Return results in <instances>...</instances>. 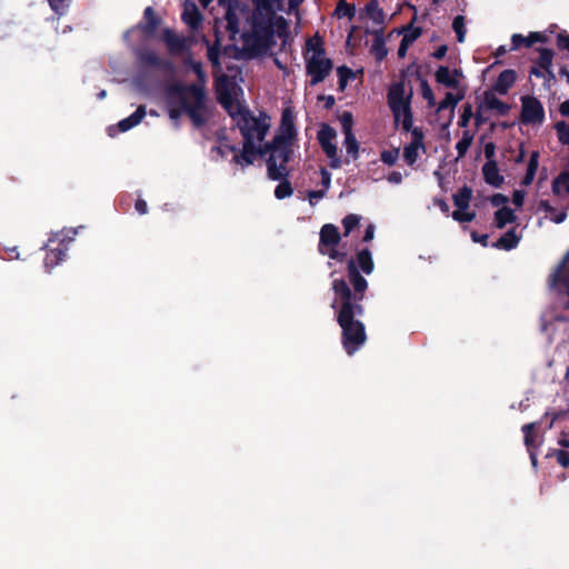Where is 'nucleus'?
Returning a JSON list of instances; mask_svg holds the SVG:
<instances>
[{
	"instance_id": "nucleus-36",
	"label": "nucleus",
	"mask_w": 569,
	"mask_h": 569,
	"mask_svg": "<svg viewBox=\"0 0 569 569\" xmlns=\"http://www.w3.org/2000/svg\"><path fill=\"white\" fill-rule=\"evenodd\" d=\"M291 194H292V188L288 181L280 182L274 190V196L278 199L288 198Z\"/></svg>"
},
{
	"instance_id": "nucleus-20",
	"label": "nucleus",
	"mask_w": 569,
	"mask_h": 569,
	"mask_svg": "<svg viewBox=\"0 0 569 569\" xmlns=\"http://www.w3.org/2000/svg\"><path fill=\"white\" fill-rule=\"evenodd\" d=\"M551 190L558 197L569 194V171H563L553 179Z\"/></svg>"
},
{
	"instance_id": "nucleus-48",
	"label": "nucleus",
	"mask_w": 569,
	"mask_h": 569,
	"mask_svg": "<svg viewBox=\"0 0 569 569\" xmlns=\"http://www.w3.org/2000/svg\"><path fill=\"white\" fill-rule=\"evenodd\" d=\"M512 47L511 50L518 49L520 46H526L527 37H523L521 34L515 33L511 37Z\"/></svg>"
},
{
	"instance_id": "nucleus-37",
	"label": "nucleus",
	"mask_w": 569,
	"mask_h": 569,
	"mask_svg": "<svg viewBox=\"0 0 569 569\" xmlns=\"http://www.w3.org/2000/svg\"><path fill=\"white\" fill-rule=\"evenodd\" d=\"M359 221H360V217L359 216H357V214H348L342 220V226H343V229H345V236H348L351 232V230L358 226Z\"/></svg>"
},
{
	"instance_id": "nucleus-55",
	"label": "nucleus",
	"mask_w": 569,
	"mask_h": 569,
	"mask_svg": "<svg viewBox=\"0 0 569 569\" xmlns=\"http://www.w3.org/2000/svg\"><path fill=\"white\" fill-rule=\"evenodd\" d=\"M388 181L393 184H400L402 182V173L398 171H393L388 176Z\"/></svg>"
},
{
	"instance_id": "nucleus-28",
	"label": "nucleus",
	"mask_w": 569,
	"mask_h": 569,
	"mask_svg": "<svg viewBox=\"0 0 569 569\" xmlns=\"http://www.w3.org/2000/svg\"><path fill=\"white\" fill-rule=\"evenodd\" d=\"M472 191L469 188L461 189L453 198L457 209H469Z\"/></svg>"
},
{
	"instance_id": "nucleus-42",
	"label": "nucleus",
	"mask_w": 569,
	"mask_h": 569,
	"mask_svg": "<svg viewBox=\"0 0 569 569\" xmlns=\"http://www.w3.org/2000/svg\"><path fill=\"white\" fill-rule=\"evenodd\" d=\"M343 133L352 132L353 119L350 112H343L340 117Z\"/></svg>"
},
{
	"instance_id": "nucleus-29",
	"label": "nucleus",
	"mask_w": 569,
	"mask_h": 569,
	"mask_svg": "<svg viewBox=\"0 0 569 569\" xmlns=\"http://www.w3.org/2000/svg\"><path fill=\"white\" fill-rule=\"evenodd\" d=\"M538 152H532L530 156V160L527 167V172L523 178V184L528 186L533 181V178L536 176L537 169H538Z\"/></svg>"
},
{
	"instance_id": "nucleus-63",
	"label": "nucleus",
	"mask_w": 569,
	"mask_h": 569,
	"mask_svg": "<svg viewBox=\"0 0 569 569\" xmlns=\"http://www.w3.org/2000/svg\"><path fill=\"white\" fill-rule=\"evenodd\" d=\"M446 50H447V49H446V47H441V48H439V49L436 51L435 57H436V58H438V59H439V58H442V57L445 56V53H446Z\"/></svg>"
},
{
	"instance_id": "nucleus-12",
	"label": "nucleus",
	"mask_w": 569,
	"mask_h": 569,
	"mask_svg": "<svg viewBox=\"0 0 569 569\" xmlns=\"http://www.w3.org/2000/svg\"><path fill=\"white\" fill-rule=\"evenodd\" d=\"M423 149L422 133L418 129H415L412 131V141L403 149L406 162L410 166L413 164Z\"/></svg>"
},
{
	"instance_id": "nucleus-2",
	"label": "nucleus",
	"mask_w": 569,
	"mask_h": 569,
	"mask_svg": "<svg viewBox=\"0 0 569 569\" xmlns=\"http://www.w3.org/2000/svg\"><path fill=\"white\" fill-rule=\"evenodd\" d=\"M217 94L220 103L236 121L243 136V149L239 153L234 147L223 146L224 151L232 153V160L244 167L253 163L261 153V142L270 127L269 118L266 114L251 116L242 106L240 97L242 90L227 76L217 79Z\"/></svg>"
},
{
	"instance_id": "nucleus-18",
	"label": "nucleus",
	"mask_w": 569,
	"mask_h": 569,
	"mask_svg": "<svg viewBox=\"0 0 569 569\" xmlns=\"http://www.w3.org/2000/svg\"><path fill=\"white\" fill-rule=\"evenodd\" d=\"M517 216L510 207L497 209L495 212L493 221L497 228L502 229L507 224L515 222Z\"/></svg>"
},
{
	"instance_id": "nucleus-60",
	"label": "nucleus",
	"mask_w": 569,
	"mask_h": 569,
	"mask_svg": "<svg viewBox=\"0 0 569 569\" xmlns=\"http://www.w3.org/2000/svg\"><path fill=\"white\" fill-rule=\"evenodd\" d=\"M375 237V226L370 224L368 226L367 230H366V234H365V238L363 240L365 241H370L372 240Z\"/></svg>"
},
{
	"instance_id": "nucleus-27",
	"label": "nucleus",
	"mask_w": 569,
	"mask_h": 569,
	"mask_svg": "<svg viewBox=\"0 0 569 569\" xmlns=\"http://www.w3.org/2000/svg\"><path fill=\"white\" fill-rule=\"evenodd\" d=\"M272 8H273V14L278 11L280 12H291L293 11L298 6V0H271L270 1Z\"/></svg>"
},
{
	"instance_id": "nucleus-10",
	"label": "nucleus",
	"mask_w": 569,
	"mask_h": 569,
	"mask_svg": "<svg viewBox=\"0 0 569 569\" xmlns=\"http://www.w3.org/2000/svg\"><path fill=\"white\" fill-rule=\"evenodd\" d=\"M521 118L526 123H541L545 118V111L540 101L533 97H523Z\"/></svg>"
},
{
	"instance_id": "nucleus-25",
	"label": "nucleus",
	"mask_w": 569,
	"mask_h": 569,
	"mask_svg": "<svg viewBox=\"0 0 569 569\" xmlns=\"http://www.w3.org/2000/svg\"><path fill=\"white\" fill-rule=\"evenodd\" d=\"M419 34L420 33L418 30H410L403 34L401 43L398 49L399 57L406 56L408 48L416 41V39L419 37Z\"/></svg>"
},
{
	"instance_id": "nucleus-61",
	"label": "nucleus",
	"mask_w": 569,
	"mask_h": 569,
	"mask_svg": "<svg viewBox=\"0 0 569 569\" xmlns=\"http://www.w3.org/2000/svg\"><path fill=\"white\" fill-rule=\"evenodd\" d=\"M560 112L561 114L569 117V100L561 103Z\"/></svg>"
},
{
	"instance_id": "nucleus-58",
	"label": "nucleus",
	"mask_w": 569,
	"mask_h": 569,
	"mask_svg": "<svg viewBox=\"0 0 569 569\" xmlns=\"http://www.w3.org/2000/svg\"><path fill=\"white\" fill-rule=\"evenodd\" d=\"M147 202L144 200H141L139 199L137 202H136V210L140 213V214H144L147 213Z\"/></svg>"
},
{
	"instance_id": "nucleus-35",
	"label": "nucleus",
	"mask_w": 569,
	"mask_h": 569,
	"mask_svg": "<svg viewBox=\"0 0 569 569\" xmlns=\"http://www.w3.org/2000/svg\"><path fill=\"white\" fill-rule=\"evenodd\" d=\"M476 213L468 209H457L452 212V218L460 222H470L475 219Z\"/></svg>"
},
{
	"instance_id": "nucleus-11",
	"label": "nucleus",
	"mask_w": 569,
	"mask_h": 569,
	"mask_svg": "<svg viewBox=\"0 0 569 569\" xmlns=\"http://www.w3.org/2000/svg\"><path fill=\"white\" fill-rule=\"evenodd\" d=\"M435 77L438 83L443 84L447 88L462 90L461 80L463 76L457 69H450L441 66L437 69Z\"/></svg>"
},
{
	"instance_id": "nucleus-34",
	"label": "nucleus",
	"mask_w": 569,
	"mask_h": 569,
	"mask_svg": "<svg viewBox=\"0 0 569 569\" xmlns=\"http://www.w3.org/2000/svg\"><path fill=\"white\" fill-rule=\"evenodd\" d=\"M337 73H338V77H339V88L341 90H345V88L347 87V83L348 81L353 78V72L347 68V67H339L337 69Z\"/></svg>"
},
{
	"instance_id": "nucleus-54",
	"label": "nucleus",
	"mask_w": 569,
	"mask_h": 569,
	"mask_svg": "<svg viewBox=\"0 0 569 569\" xmlns=\"http://www.w3.org/2000/svg\"><path fill=\"white\" fill-rule=\"evenodd\" d=\"M558 46L561 49H566L569 51V34L559 33L558 34Z\"/></svg>"
},
{
	"instance_id": "nucleus-9",
	"label": "nucleus",
	"mask_w": 569,
	"mask_h": 569,
	"mask_svg": "<svg viewBox=\"0 0 569 569\" xmlns=\"http://www.w3.org/2000/svg\"><path fill=\"white\" fill-rule=\"evenodd\" d=\"M336 132L330 127H322L318 133L319 142L330 159V166L335 169L339 168L341 164L340 158L338 157V149L335 144Z\"/></svg>"
},
{
	"instance_id": "nucleus-53",
	"label": "nucleus",
	"mask_w": 569,
	"mask_h": 569,
	"mask_svg": "<svg viewBox=\"0 0 569 569\" xmlns=\"http://www.w3.org/2000/svg\"><path fill=\"white\" fill-rule=\"evenodd\" d=\"M321 182L323 186V190L328 191L331 183V174L326 169L321 170Z\"/></svg>"
},
{
	"instance_id": "nucleus-56",
	"label": "nucleus",
	"mask_w": 569,
	"mask_h": 569,
	"mask_svg": "<svg viewBox=\"0 0 569 569\" xmlns=\"http://www.w3.org/2000/svg\"><path fill=\"white\" fill-rule=\"evenodd\" d=\"M76 233L77 232L72 229H64L60 233H57L56 237L61 234L62 236L61 242H63L64 240L71 241L73 239V237L76 236Z\"/></svg>"
},
{
	"instance_id": "nucleus-22",
	"label": "nucleus",
	"mask_w": 569,
	"mask_h": 569,
	"mask_svg": "<svg viewBox=\"0 0 569 569\" xmlns=\"http://www.w3.org/2000/svg\"><path fill=\"white\" fill-rule=\"evenodd\" d=\"M163 39L172 52H179L183 50L187 46V40L176 34L171 30L164 31Z\"/></svg>"
},
{
	"instance_id": "nucleus-15",
	"label": "nucleus",
	"mask_w": 569,
	"mask_h": 569,
	"mask_svg": "<svg viewBox=\"0 0 569 569\" xmlns=\"http://www.w3.org/2000/svg\"><path fill=\"white\" fill-rule=\"evenodd\" d=\"M483 177L487 183L493 187H500L503 182L502 176L499 173V169L493 161H488L482 168Z\"/></svg>"
},
{
	"instance_id": "nucleus-30",
	"label": "nucleus",
	"mask_w": 569,
	"mask_h": 569,
	"mask_svg": "<svg viewBox=\"0 0 569 569\" xmlns=\"http://www.w3.org/2000/svg\"><path fill=\"white\" fill-rule=\"evenodd\" d=\"M536 423H528V425H525L522 427V431L525 432V443L526 446L528 447L529 449V452H530V459H531V462H532V466H536L537 465V456L536 453L530 449L531 448V445L533 442V437H532V431H533V428H535Z\"/></svg>"
},
{
	"instance_id": "nucleus-49",
	"label": "nucleus",
	"mask_w": 569,
	"mask_h": 569,
	"mask_svg": "<svg viewBox=\"0 0 569 569\" xmlns=\"http://www.w3.org/2000/svg\"><path fill=\"white\" fill-rule=\"evenodd\" d=\"M367 12L375 21H380L382 19V13L376 4L368 6Z\"/></svg>"
},
{
	"instance_id": "nucleus-3",
	"label": "nucleus",
	"mask_w": 569,
	"mask_h": 569,
	"mask_svg": "<svg viewBox=\"0 0 569 569\" xmlns=\"http://www.w3.org/2000/svg\"><path fill=\"white\" fill-rule=\"evenodd\" d=\"M349 279L356 293L351 291L343 280H335L332 289L335 299L332 307L339 309L338 322L342 330V345L349 356L353 355L366 342L367 336L363 323L356 319L363 312L360 301L363 299V292L367 289V280L361 277L352 260L348 264Z\"/></svg>"
},
{
	"instance_id": "nucleus-31",
	"label": "nucleus",
	"mask_w": 569,
	"mask_h": 569,
	"mask_svg": "<svg viewBox=\"0 0 569 569\" xmlns=\"http://www.w3.org/2000/svg\"><path fill=\"white\" fill-rule=\"evenodd\" d=\"M358 263L362 271L370 274L373 270V261L369 250H362L358 253Z\"/></svg>"
},
{
	"instance_id": "nucleus-40",
	"label": "nucleus",
	"mask_w": 569,
	"mask_h": 569,
	"mask_svg": "<svg viewBox=\"0 0 569 569\" xmlns=\"http://www.w3.org/2000/svg\"><path fill=\"white\" fill-rule=\"evenodd\" d=\"M421 94H422L423 99H426L428 101L430 107H433L436 104L435 94L427 81L421 82Z\"/></svg>"
},
{
	"instance_id": "nucleus-32",
	"label": "nucleus",
	"mask_w": 569,
	"mask_h": 569,
	"mask_svg": "<svg viewBox=\"0 0 569 569\" xmlns=\"http://www.w3.org/2000/svg\"><path fill=\"white\" fill-rule=\"evenodd\" d=\"M345 147L349 154L357 158L359 144L352 132L345 133Z\"/></svg>"
},
{
	"instance_id": "nucleus-24",
	"label": "nucleus",
	"mask_w": 569,
	"mask_h": 569,
	"mask_svg": "<svg viewBox=\"0 0 569 569\" xmlns=\"http://www.w3.org/2000/svg\"><path fill=\"white\" fill-rule=\"evenodd\" d=\"M472 141H473V133L470 132L469 130H465L462 132L460 140L456 144L458 158H462L467 153L468 149L472 144Z\"/></svg>"
},
{
	"instance_id": "nucleus-39",
	"label": "nucleus",
	"mask_w": 569,
	"mask_h": 569,
	"mask_svg": "<svg viewBox=\"0 0 569 569\" xmlns=\"http://www.w3.org/2000/svg\"><path fill=\"white\" fill-rule=\"evenodd\" d=\"M452 28L455 32L457 33V39L459 42L465 41V22L463 18L461 16H458L455 18Z\"/></svg>"
},
{
	"instance_id": "nucleus-41",
	"label": "nucleus",
	"mask_w": 569,
	"mask_h": 569,
	"mask_svg": "<svg viewBox=\"0 0 569 569\" xmlns=\"http://www.w3.org/2000/svg\"><path fill=\"white\" fill-rule=\"evenodd\" d=\"M472 118V108L470 104L463 106L462 114L458 121L459 127L467 128L470 119Z\"/></svg>"
},
{
	"instance_id": "nucleus-4",
	"label": "nucleus",
	"mask_w": 569,
	"mask_h": 569,
	"mask_svg": "<svg viewBox=\"0 0 569 569\" xmlns=\"http://www.w3.org/2000/svg\"><path fill=\"white\" fill-rule=\"evenodd\" d=\"M166 99L171 119L177 120L182 113H187L197 124L203 121L206 96L201 84L190 87L172 86L168 89Z\"/></svg>"
},
{
	"instance_id": "nucleus-23",
	"label": "nucleus",
	"mask_w": 569,
	"mask_h": 569,
	"mask_svg": "<svg viewBox=\"0 0 569 569\" xmlns=\"http://www.w3.org/2000/svg\"><path fill=\"white\" fill-rule=\"evenodd\" d=\"M520 237L516 233L515 229L506 232L496 243L495 247L505 250H511L518 246Z\"/></svg>"
},
{
	"instance_id": "nucleus-16",
	"label": "nucleus",
	"mask_w": 569,
	"mask_h": 569,
	"mask_svg": "<svg viewBox=\"0 0 569 569\" xmlns=\"http://www.w3.org/2000/svg\"><path fill=\"white\" fill-rule=\"evenodd\" d=\"M539 212H545L546 217L555 223H561L567 218L566 211H557L547 200H540L537 204Z\"/></svg>"
},
{
	"instance_id": "nucleus-19",
	"label": "nucleus",
	"mask_w": 569,
	"mask_h": 569,
	"mask_svg": "<svg viewBox=\"0 0 569 569\" xmlns=\"http://www.w3.org/2000/svg\"><path fill=\"white\" fill-rule=\"evenodd\" d=\"M144 116H146V109H144V107L140 106L130 117L122 119L118 123L119 130L122 132L130 130L131 128L139 124Z\"/></svg>"
},
{
	"instance_id": "nucleus-43",
	"label": "nucleus",
	"mask_w": 569,
	"mask_h": 569,
	"mask_svg": "<svg viewBox=\"0 0 569 569\" xmlns=\"http://www.w3.org/2000/svg\"><path fill=\"white\" fill-rule=\"evenodd\" d=\"M490 202L497 209L509 207L508 206L509 199L505 194H501V193L493 194L490 199Z\"/></svg>"
},
{
	"instance_id": "nucleus-64",
	"label": "nucleus",
	"mask_w": 569,
	"mask_h": 569,
	"mask_svg": "<svg viewBox=\"0 0 569 569\" xmlns=\"http://www.w3.org/2000/svg\"><path fill=\"white\" fill-rule=\"evenodd\" d=\"M144 16H146V18H147V19L151 20V19H152V17H153V10H152L150 7H148V8L144 10Z\"/></svg>"
},
{
	"instance_id": "nucleus-14",
	"label": "nucleus",
	"mask_w": 569,
	"mask_h": 569,
	"mask_svg": "<svg viewBox=\"0 0 569 569\" xmlns=\"http://www.w3.org/2000/svg\"><path fill=\"white\" fill-rule=\"evenodd\" d=\"M480 110H491L498 114H506L509 110L508 106L499 100L495 92H486L480 104Z\"/></svg>"
},
{
	"instance_id": "nucleus-26",
	"label": "nucleus",
	"mask_w": 569,
	"mask_h": 569,
	"mask_svg": "<svg viewBox=\"0 0 569 569\" xmlns=\"http://www.w3.org/2000/svg\"><path fill=\"white\" fill-rule=\"evenodd\" d=\"M371 52L375 54L376 59L381 61L386 58L388 50L385 44V40L381 34H376L372 46H371Z\"/></svg>"
},
{
	"instance_id": "nucleus-5",
	"label": "nucleus",
	"mask_w": 569,
	"mask_h": 569,
	"mask_svg": "<svg viewBox=\"0 0 569 569\" xmlns=\"http://www.w3.org/2000/svg\"><path fill=\"white\" fill-rule=\"evenodd\" d=\"M296 131L293 124L283 119L281 124V133L276 137L270 149V156L267 161L268 176L272 180H280L287 176L286 163L292 153Z\"/></svg>"
},
{
	"instance_id": "nucleus-8",
	"label": "nucleus",
	"mask_w": 569,
	"mask_h": 569,
	"mask_svg": "<svg viewBox=\"0 0 569 569\" xmlns=\"http://www.w3.org/2000/svg\"><path fill=\"white\" fill-rule=\"evenodd\" d=\"M340 234L338 228L333 224H325L320 232V250L323 254H328L331 259H342L343 253L335 250V246L339 242Z\"/></svg>"
},
{
	"instance_id": "nucleus-44",
	"label": "nucleus",
	"mask_w": 569,
	"mask_h": 569,
	"mask_svg": "<svg viewBox=\"0 0 569 569\" xmlns=\"http://www.w3.org/2000/svg\"><path fill=\"white\" fill-rule=\"evenodd\" d=\"M208 59L214 67L219 66V40L213 47L208 48Z\"/></svg>"
},
{
	"instance_id": "nucleus-38",
	"label": "nucleus",
	"mask_w": 569,
	"mask_h": 569,
	"mask_svg": "<svg viewBox=\"0 0 569 569\" xmlns=\"http://www.w3.org/2000/svg\"><path fill=\"white\" fill-rule=\"evenodd\" d=\"M559 141L569 144V123L558 122L556 126Z\"/></svg>"
},
{
	"instance_id": "nucleus-62",
	"label": "nucleus",
	"mask_w": 569,
	"mask_h": 569,
	"mask_svg": "<svg viewBox=\"0 0 569 569\" xmlns=\"http://www.w3.org/2000/svg\"><path fill=\"white\" fill-rule=\"evenodd\" d=\"M541 58H542L543 62L550 63L551 59H552V54H551L550 51L543 50L542 53H541Z\"/></svg>"
},
{
	"instance_id": "nucleus-47",
	"label": "nucleus",
	"mask_w": 569,
	"mask_h": 569,
	"mask_svg": "<svg viewBox=\"0 0 569 569\" xmlns=\"http://www.w3.org/2000/svg\"><path fill=\"white\" fill-rule=\"evenodd\" d=\"M51 9L59 14H62L66 7L67 0H48Z\"/></svg>"
},
{
	"instance_id": "nucleus-17",
	"label": "nucleus",
	"mask_w": 569,
	"mask_h": 569,
	"mask_svg": "<svg viewBox=\"0 0 569 569\" xmlns=\"http://www.w3.org/2000/svg\"><path fill=\"white\" fill-rule=\"evenodd\" d=\"M516 81V72L513 70H505L498 77L497 82L495 83V91L501 94L508 92L511 86Z\"/></svg>"
},
{
	"instance_id": "nucleus-1",
	"label": "nucleus",
	"mask_w": 569,
	"mask_h": 569,
	"mask_svg": "<svg viewBox=\"0 0 569 569\" xmlns=\"http://www.w3.org/2000/svg\"><path fill=\"white\" fill-rule=\"evenodd\" d=\"M271 0H252L254 9L239 0H218L226 9V19L231 39L237 36L243 42V49L252 54L266 51L272 43L276 30L283 27V19L273 14Z\"/></svg>"
},
{
	"instance_id": "nucleus-21",
	"label": "nucleus",
	"mask_w": 569,
	"mask_h": 569,
	"mask_svg": "<svg viewBox=\"0 0 569 569\" xmlns=\"http://www.w3.org/2000/svg\"><path fill=\"white\" fill-rule=\"evenodd\" d=\"M457 92H448L442 101L438 104L437 111L440 112L442 110H446L450 108L451 114L453 113V110L457 106V103L463 99L465 91L463 90H456Z\"/></svg>"
},
{
	"instance_id": "nucleus-59",
	"label": "nucleus",
	"mask_w": 569,
	"mask_h": 569,
	"mask_svg": "<svg viewBox=\"0 0 569 569\" xmlns=\"http://www.w3.org/2000/svg\"><path fill=\"white\" fill-rule=\"evenodd\" d=\"M471 237L475 242H481L483 246H487V240H488L487 234L478 236L476 232H472Z\"/></svg>"
},
{
	"instance_id": "nucleus-6",
	"label": "nucleus",
	"mask_w": 569,
	"mask_h": 569,
	"mask_svg": "<svg viewBox=\"0 0 569 569\" xmlns=\"http://www.w3.org/2000/svg\"><path fill=\"white\" fill-rule=\"evenodd\" d=\"M411 96V90H407L401 82L393 83L388 92V103L393 113L395 121L406 131H409L412 127V116L410 111Z\"/></svg>"
},
{
	"instance_id": "nucleus-46",
	"label": "nucleus",
	"mask_w": 569,
	"mask_h": 569,
	"mask_svg": "<svg viewBox=\"0 0 569 569\" xmlns=\"http://www.w3.org/2000/svg\"><path fill=\"white\" fill-rule=\"evenodd\" d=\"M526 199V192L522 190H516L512 194V203L516 208H521Z\"/></svg>"
},
{
	"instance_id": "nucleus-51",
	"label": "nucleus",
	"mask_w": 569,
	"mask_h": 569,
	"mask_svg": "<svg viewBox=\"0 0 569 569\" xmlns=\"http://www.w3.org/2000/svg\"><path fill=\"white\" fill-rule=\"evenodd\" d=\"M326 190H319V191H311L309 192V201L311 204H316L320 199H322L326 194Z\"/></svg>"
},
{
	"instance_id": "nucleus-57",
	"label": "nucleus",
	"mask_w": 569,
	"mask_h": 569,
	"mask_svg": "<svg viewBox=\"0 0 569 569\" xmlns=\"http://www.w3.org/2000/svg\"><path fill=\"white\" fill-rule=\"evenodd\" d=\"M192 70L194 71V73L197 74V77L199 78L200 81H204V74H203V71H202V67H201V63L199 62H192Z\"/></svg>"
},
{
	"instance_id": "nucleus-33",
	"label": "nucleus",
	"mask_w": 569,
	"mask_h": 569,
	"mask_svg": "<svg viewBox=\"0 0 569 569\" xmlns=\"http://www.w3.org/2000/svg\"><path fill=\"white\" fill-rule=\"evenodd\" d=\"M64 257V252L62 250H51L48 252L44 259V266L48 269H52L56 264L59 263Z\"/></svg>"
},
{
	"instance_id": "nucleus-7",
	"label": "nucleus",
	"mask_w": 569,
	"mask_h": 569,
	"mask_svg": "<svg viewBox=\"0 0 569 569\" xmlns=\"http://www.w3.org/2000/svg\"><path fill=\"white\" fill-rule=\"evenodd\" d=\"M332 69V63L320 48H311L307 57V72L311 77V84L326 79Z\"/></svg>"
},
{
	"instance_id": "nucleus-13",
	"label": "nucleus",
	"mask_w": 569,
	"mask_h": 569,
	"mask_svg": "<svg viewBox=\"0 0 569 569\" xmlns=\"http://www.w3.org/2000/svg\"><path fill=\"white\" fill-rule=\"evenodd\" d=\"M182 20L192 30L198 29L199 26L201 24V13L199 12L197 6L193 2L186 1L183 3Z\"/></svg>"
},
{
	"instance_id": "nucleus-45",
	"label": "nucleus",
	"mask_w": 569,
	"mask_h": 569,
	"mask_svg": "<svg viewBox=\"0 0 569 569\" xmlns=\"http://www.w3.org/2000/svg\"><path fill=\"white\" fill-rule=\"evenodd\" d=\"M381 160L389 164V166H392L396 163V161L398 160V150H386L381 153Z\"/></svg>"
},
{
	"instance_id": "nucleus-50",
	"label": "nucleus",
	"mask_w": 569,
	"mask_h": 569,
	"mask_svg": "<svg viewBox=\"0 0 569 569\" xmlns=\"http://www.w3.org/2000/svg\"><path fill=\"white\" fill-rule=\"evenodd\" d=\"M545 41V37L539 33V32H531L528 37H527V42H526V47H530L532 46L535 42H542Z\"/></svg>"
},
{
	"instance_id": "nucleus-52",
	"label": "nucleus",
	"mask_w": 569,
	"mask_h": 569,
	"mask_svg": "<svg viewBox=\"0 0 569 569\" xmlns=\"http://www.w3.org/2000/svg\"><path fill=\"white\" fill-rule=\"evenodd\" d=\"M556 457H557V461L562 467H568L569 466V455L566 451H562V450L557 451L556 452Z\"/></svg>"
}]
</instances>
